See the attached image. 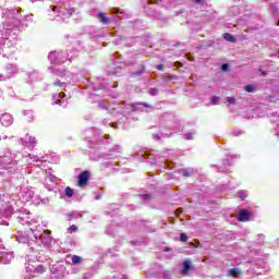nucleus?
<instances>
[{"instance_id":"obj_1","label":"nucleus","mask_w":279,"mask_h":279,"mask_svg":"<svg viewBox=\"0 0 279 279\" xmlns=\"http://www.w3.org/2000/svg\"><path fill=\"white\" fill-rule=\"evenodd\" d=\"M58 162V158L53 159L51 155H46L44 157H37L36 167L41 169L44 178H40L41 184H44L47 191H54L58 184V178L53 175V170L51 169V163Z\"/></svg>"},{"instance_id":"obj_2","label":"nucleus","mask_w":279,"mask_h":279,"mask_svg":"<svg viewBox=\"0 0 279 279\" xmlns=\"http://www.w3.org/2000/svg\"><path fill=\"white\" fill-rule=\"evenodd\" d=\"M48 59L51 64H64V62H71L73 56L69 54L68 51L54 50L48 54Z\"/></svg>"},{"instance_id":"obj_3","label":"nucleus","mask_w":279,"mask_h":279,"mask_svg":"<svg viewBox=\"0 0 279 279\" xmlns=\"http://www.w3.org/2000/svg\"><path fill=\"white\" fill-rule=\"evenodd\" d=\"M39 240H40V243L44 245L45 250H51V247L56 245V240L51 238V231L49 230H44Z\"/></svg>"},{"instance_id":"obj_4","label":"nucleus","mask_w":279,"mask_h":279,"mask_svg":"<svg viewBox=\"0 0 279 279\" xmlns=\"http://www.w3.org/2000/svg\"><path fill=\"white\" fill-rule=\"evenodd\" d=\"M88 180H90V172L83 171L81 174H78V183L77 185L82 189L88 184Z\"/></svg>"},{"instance_id":"obj_5","label":"nucleus","mask_w":279,"mask_h":279,"mask_svg":"<svg viewBox=\"0 0 279 279\" xmlns=\"http://www.w3.org/2000/svg\"><path fill=\"white\" fill-rule=\"evenodd\" d=\"M250 219H252V213H250V211H247L245 209L240 211V215L238 217L239 221L245 222V221H250Z\"/></svg>"},{"instance_id":"obj_6","label":"nucleus","mask_w":279,"mask_h":279,"mask_svg":"<svg viewBox=\"0 0 279 279\" xmlns=\"http://www.w3.org/2000/svg\"><path fill=\"white\" fill-rule=\"evenodd\" d=\"M53 99H54V101L52 102V106H58V104H59V106H63V104H64V94L63 95L62 94H54Z\"/></svg>"},{"instance_id":"obj_7","label":"nucleus","mask_w":279,"mask_h":279,"mask_svg":"<svg viewBox=\"0 0 279 279\" xmlns=\"http://www.w3.org/2000/svg\"><path fill=\"white\" fill-rule=\"evenodd\" d=\"M189 271H191V260L183 262V268L181 270L182 276H189Z\"/></svg>"},{"instance_id":"obj_8","label":"nucleus","mask_w":279,"mask_h":279,"mask_svg":"<svg viewBox=\"0 0 279 279\" xmlns=\"http://www.w3.org/2000/svg\"><path fill=\"white\" fill-rule=\"evenodd\" d=\"M50 73H52V75H57V77H64V75H66L64 70H60L58 68H50Z\"/></svg>"},{"instance_id":"obj_9","label":"nucleus","mask_w":279,"mask_h":279,"mask_svg":"<svg viewBox=\"0 0 279 279\" xmlns=\"http://www.w3.org/2000/svg\"><path fill=\"white\" fill-rule=\"evenodd\" d=\"M66 220L68 221H73L75 219H78L80 217H82V214L77 213V211H71L65 214Z\"/></svg>"},{"instance_id":"obj_10","label":"nucleus","mask_w":279,"mask_h":279,"mask_svg":"<svg viewBox=\"0 0 279 279\" xmlns=\"http://www.w3.org/2000/svg\"><path fill=\"white\" fill-rule=\"evenodd\" d=\"M98 19L102 25H108L110 23V19H108V15L106 13H99Z\"/></svg>"},{"instance_id":"obj_11","label":"nucleus","mask_w":279,"mask_h":279,"mask_svg":"<svg viewBox=\"0 0 279 279\" xmlns=\"http://www.w3.org/2000/svg\"><path fill=\"white\" fill-rule=\"evenodd\" d=\"M179 173L181 175H184V178H190V175H193V169H191V168L181 169V170H179Z\"/></svg>"},{"instance_id":"obj_12","label":"nucleus","mask_w":279,"mask_h":279,"mask_svg":"<svg viewBox=\"0 0 279 279\" xmlns=\"http://www.w3.org/2000/svg\"><path fill=\"white\" fill-rule=\"evenodd\" d=\"M47 206L49 205V198L48 197H45V198H40V197H37V206Z\"/></svg>"},{"instance_id":"obj_13","label":"nucleus","mask_w":279,"mask_h":279,"mask_svg":"<svg viewBox=\"0 0 279 279\" xmlns=\"http://www.w3.org/2000/svg\"><path fill=\"white\" fill-rule=\"evenodd\" d=\"M73 13H75V9H69L62 12L63 19H69L73 16Z\"/></svg>"},{"instance_id":"obj_14","label":"nucleus","mask_w":279,"mask_h":279,"mask_svg":"<svg viewBox=\"0 0 279 279\" xmlns=\"http://www.w3.org/2000/svg\"><path fill=\"white\" fill-rule=\"evenodd\" d=\"M232 157H228L227 159H225L222 161V166L220 168H218V171H221V169H226V166L228 165L230 167V165H232Z\"/></svg>"},{"instance_id":"obj_15","label":"nucleus","mask_w":279,"mask_h":279,"mask_svg":"<svg viewBox=\"0 0 279 279\" xmlns=\"http://www.w3.org/2000/svg\"><path fill=\"white\" fill-rule=\"evenodd\" d=\"M72 265H82V257L78 255H73L71 257Z\"/></svg>"},{"instance_id":"obj_16","label":"nucleus","mask_w":279,"mask_h":279,"mask_svg":"<svg viewBox=\"0 0 279 279\" xmlns=\"http://www.w3.org/2000/svg\"><path fill=\"white\" fill-rule=\"evenodd\" d=\"M225 40H227L228 43H234L236 39L234 38V36H232V34L227 33L223 35Z\"/></svg>"},{"instance_id":"obj_17","label":"nucleus","mask_w":279,"mask_h":279,"mask_svg":"<svg viewBox=\"0 0 279 279\" xmlns=\"http://www.w3.org/2000/svg\"><path fill=\"white\" fill-rule=\"evenodd\" d=\"M241 274V270L239 268H233L229 270V276H233V278H236Z\"/></svg>"},{"instance_id":"obj_18","label":"nucleus","mask_w":279,"mask_h":279,"mask_svg":"<svg viewBox=\"0 0 279 279\" xmlns=\"http://www.w3.org/2000/svg\"><path fill=\"white\" fill-rule=\"evenodd\" d=\"M45 271H47V267L44 265H37L36 274H45Z\"/></svg>"},{"instance_id":"obj_19","label":"nucleus","mask_w":279,"mask_h":279,"mask_svg":"<svg viewBox=\"0 0 279 279\" xmlns=\"http://www.w3.org/2000/svg\"><path fill=\"white\" fill-rule=\"evenodd\" d=\"M73 193H74V191H73V189H71V187H65V195H66V197H73Z\"/></svg>"},{"instance_id":"obj_20","label":"nucleus","mask_w":279,"mask_h":279,"mask_svg":"<svg viewBox=\"0 0 279 279\" xmlns=\"http://www.w3.org/2000/svg\"><path fill=\"white\" fill-rule=\"evenodd\" d=\"M77 230H78L77 226H76V225H72V226H70V228L68 229V232H69L70 234H73V232H77Z\"/></svg>"},{"instance_id":"obj_21","label":"nucleus","mask_w":279,"mask_h":279,"mask_svg":"<svg viewBox=\"0 0 279 279\" xmlns=\"http://www.w3.org/2000/svg\"><path fill=\"white\" fill-rule=\"evenodd\" d=\"M148 93L151 97H156V95H158V88L153 87L148 90Z\"/></svg>"},{"instance_id":"obj_22","label":"nucleus","mask_w":279,"mask_h":279,"mask_svg":"<svg viewBox=\"0 0 279 279\" xmlns=\"http://www.w3.org/2000/svg\"><path fill=\"white\" fill-rule=\"evenodd\" d=\"M183 138H185V141H193V133H184Z\"/></svg>"},{"instance_id":"obj_23","label":"nucleus","mask_w":279,"mask_h":279,"mask_svg":"<svg viewBox=\"0 0 279 279\" xmlns=\"http://www.w3.org/2000/svg\"><path fill=\"white\" fill-rule=\"evenodd\" d=\"M238 195H239L240 199H245V197H247V192H245V191H240V192L238 193Z\"/></svg>"},{"instance_id":"obj_24","label":"nucleus","mask_w":279,"mask_h":279,"mask_svg":"<svg viewBox=\"0 0 279 279\" xmlns=\"http://www.w3.org/2000/svg\"><path fill=\"white\" fill-rule=\"evenodd\" d=\"M180 241H182V243H186V241H189V236H186V233H181Z\"/></svg>"},{"instance_id":"obj_25","label":"nucleus","mask_w":279,"mask_h":279,"mask_svg":"<svg viewBox=\"0 0 279 279\" xmlns=\"http://www.w3.org/2000/svg\"><path fill=\"white\" fill-rule=\"evenodd\" d=\"M138 108L143 107V108H149L150 110H154V107H151V105H147V104H137Z\"/></svg>"},{"instance_id":"obj_26","label":"nucleus","mask_w":279,"mask_h":279,"mask_svg":"<svg viewBox=\"0 0 279 279\" xmlns=\"http://www.w3.org/2000/svg\"><path fill=\"white\" fill-rule=\"evenodd\" d=\"M244 88H245L246 93H254V86H252V85H246Z\"/></svg>"},{"instance_id":"obj_27","label":"nucleus","mask_w":279,"mask_h":279,"mask_svg":"<svg viewBox=\"0 0 279 279\" xmlns=\"http://www.w3.org/2000/svg\"><path fill=\"white\" fill-rule=\"evenodd\" d=\"M211 104L214 106H217V104H219V97H217V96L211 97Z\"/></svg>"},{"instance_id":"obj_28","label":"nucleus","mask_w":279,"mask_h":279,"mask_svg":"<svg viewBox=\"0 0 279 279\" xmlns=\"http://www.w3.org/2000/svg\"><path fill=\"white\" fill-rule=\"evenodd\" d=\"M140 197H141V199H144V201L151 199V195H149V194H143Z\"/></svg>"},{"instance_id":"obj_29","label":"nucleus","mask_w":279,"mask_h":279,"mask_svg":"<svg viewBox=\"0 0 279 279\" xmlns=\"http://www.w3.org/2000/svg\"><path fill=\"white\" fill-rule=\"evenodd\" d=\"M110 151H116V154H119V151H121V146L116 145Z\"/></svg>"},{"instance_id":"obj_30","label":"nucleus","mask_w":279,"mask_h":279,"mask_svg":"<svg viewBox=\"0 0 279 279\" xmlns=\"http://www.w3.org/2000/svg\"><path fill=\"white\" fill-rule=\"evenodd\" d=\"M163 278L165 279H170L171 278V272H169V270L163 271Z\"/></svg>"},{"instance_id":"obj_31","label":"nucleus","mask_w":279,"mask_h":279,"mask_svg":"<svg viewBox=\"0 0 279 279\" xmlns=\"http://www.w3.org/2000/svg\"><path fill=\"white\" fill-rule=\"evenodd\" d=\"M242 134H243L242 131H239V130L233 131V136H241Z\"/></svg>"},{"instance_id":"obj_32","label":"nucleus","mask_w":279,"mask_h":279,"mask_svg":"<svg viewBox=\"0 0 279 279\" xmlns=\"http://www.w3.org/2000/svg\"><path fill=\"white\" fill-rule=\"evenodd\" d=\"M195 3H198V5H204L206 3V0H193Z\"/></svg>"},{"instance_id":"obj_33","label":"nucleus","mask_w":279,"mask_h":279,"mask_svg":"<svg viewBox=\"0 0 279 279\" xmlns=\"http://www.w3.org/2000/svg\"><path fill=\"white\" fill-rule=\"evenodd\" d=\"M228 104H234L235 99L234 97H227Z\"/></svg>"},{"instance_id":"obj_34","label":"nucleus","mask_w":279,"mask_h":279,"mask_svg":"<svg viewBox=\"0 0 279 279\" xmlns=\"http://www.w3.org/2000/svg\"><path fill=\"white\" fill-rule=\"evenodd\" d=\"M98 108H101L102 110H106V104L99 102L98 104Z\"/></svg>"},{"instance_id":"obj_35","label":"nucleus","mask_w":279,"mask_h":279,"mask_svg":"<svg viewBox=\"0 0 279 279\" xmlns=\"http://www.w3.org/2000/svg\"><path fill=\"white\" fill-rule=\"evenodd\" d=\"M221 69H222V71H228V69H229L228 63L222 64Z\"/></svg>"},{"instance_id":"obj_36","label":"nucleus","mask_w":279,"mask_h":279,"mask_svg":"<svg viewBox=\"0 0 279 279\" xmlns=\"http://www.w3.org/2000/svg\"><path fill=\"white\" fill-rule=\"evenodd\" d=\"M62 85H63V83L60 82V81H56V82L53 83V86H62Z\"/></svg>"},{"instance_id":"obj_37","label":"nucleus","mask_w":279,"mask_h":279,"mask_svg":"<svg viewBox=\"0 0 279 279\" xmlns=\"http://www.w3.org/2000/svg\"><path fill=\"white\" fill-rule=\"evenodd\" d=\"M153 138H155V141H160V135L154 134V135H153Z\"/></svg>"},{"instance_id":"obj_38","label":"nucleus","mask_w":279,"mask_h":279,"mask_svg":"<svg viewBox=\"0 0 279 279\" xmlns=\"http://www.w3.org/2000/svg\"><path fill=\"white\" fill-rule=\"evenodd\" d=\"M157 69H158V71H162L163 65H162V64H159V65H157Z\"/></svg>"},{"instance_id":"obj_39","label":"nucleus","mask_w":279,"mask_h":279,"mask_svg":"<svg viewBox=\"0 0 279 279\" xmlns=\"http://www.w3.org/2000/svg\"><path fill=\"white\" fill-rule=\"evenodd\" d=\"M140 156H147V151H142Z\"/></svg>"},{"instance_id":"obj_40","label":"nucleus","mask_w":279,"mask_h":279,"mask_svg":"<svg viewBox=\"0 0 279 279\" xmlns=\"http://www.w3.org/2000/svg\"><path fill=\"white\" fill-rule=\"evenodd\" d=\"M258 236H259V239H260L262 241L265 239V235H264V234H259Z\"/></svg>"},{"instance_id":"obj_41","label":"nucleus","mask_w":279,"mask_h":279,"mask_svg":"<svg viewBox=\"0 0 279 279\" xmlns=\"http://www.w3.org/2000/svg\"><path fill=\"white\" fill-rule=\"evenodd\" d=\"M44 228H47V221L43 222Z\"/></svg>"},{"instance_id":"obj_42","label":"nucleus","mask_w":279,"mask_h":279,"mask_svg":"<svg viewBox=\"0 0 279 279\" xmlns=\"http://www.w3.org/2000/svg\"><path fill=\"white\" fill-rule=\"evenodd\" d=\"M75 82H77V78L72 80V84H75Z\"/></svg>"}]
</instances>
